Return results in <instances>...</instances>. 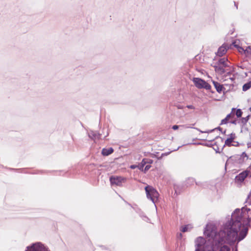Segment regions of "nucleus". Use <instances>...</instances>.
Wrapping results in <instances>:
<instances>
[{"label":"nucleus","instance_id":"864d4df0","mask_svg":"<svg viewBox=\"0 0 251 251\" xmlns=\"http://www.w3.org/2000/svg\"><path fill=\"white\" fill-rule=\"evenodd\" d=\"M179 148H180V147H178L176 149L174 150L173 151H177V150L179 149Z\"/></svg>","mask_w":251,"mask_h":251},{"label":"nucleus","instance_id":"e2e57ef3","mask_svg":"<svg viewBox=\"0 0 251 251\" xmlns=\"http://www.w3.org/2000/svg\"><path fill=\"white\" fill-rule=\"evenodd\" d=\"M235 251H237V250H236Z\"/></svg>","mask_w":251,"mask_h":251},{"label":"nucleus","instance_id":"aec40b11","mask_svg":"<svg viewBox=\"0 0 251 251\" xmlns=\"http://www.w3.org/2000/svg\"><path fill=\"white\" fill-rule=\"evenodd\" d=\"M174 189L175 190V194L178 195L181 193L182 189V186L179 185H174Z\"/></svg>","mask_w":251,"mask_h":251},{"label":"nucleus","instance_id":"6e6d98bb","mask_svg":"<svg viewBox=\"0 0 251 251\" xmlns=\"http://www.w3.org/2000/svg\"><path fill=\"white\" fill-rule=\"evenodd\" d=\"M226 132V130H225L224 131H222V133H223V134H225Z\"/></svg>","mask_w":251,"mask_h":251},{"label":"nucleus","instance_id":"a878e982","mask_svg":"<svg viewBox=\"0 0 251 251\" xmlns=\"http://www.w3.org/2000/svg\"><path fill=\"white\" fill-rule=\"evenodd\" d=\"M213 149L216 151V153H220L221 151H219V148L217 145V143L215 142L214 144L212 145Z\"/></svg>","mask_w":251,"mask_h":251},{"label":"nucleus","instance_id":"c03bdc74","mask_svg":"<svg viewBox=\"0 0 251 251\" xmlns=\"http://www.w3.org/2000/svg\"><path fill=\"white\" fill-rule=\"evenodd\" d=\"M187 145H189V144H198V145H201L202 144L201 143H188V144H186Z\"/></svg>","mask_w":251,"mask_h":251},{"label":"nucleus","instance_id":"a211bd4d","mask_svg":"<svg viewBox=\"0 0 251 251\" xmlns=\"http://www.w3.org/2000/svg\"><path fill=\"white\" fill-rule=\"evenodd\" d=\"M193 228V226L191 224L186 225L182 226L180 231L182 232H186L190 230Z\"/></svg>","mask_w":251,"mask_h":251},{"label":"nucleus","instance_id":"a19ab883","mask_svg":"<svg viewBox=\"0 0 251 251\" xmlns=\"http://www.w3.org/2000/svg\"><path fill=\"white\" fill-rule=\"evenodd\" d=\"M213 144H205L204 145L207 146V147H212V145Z\"/></svg>","mask_w":251,"mask_h":251},{"label":"nucleus","instance_id":"4d7b16f0","mask_svg":"<svg viewBox=\"0 0 251 251\" xmlns=\"http://www.w3.org/2000/svg\"><path fill=\"white\" fill-rule=\"evenodd\" d=\"M230 79L232 81L234 80L235 78L234 77L230 78Z\"/></svg>","mask_w":251,"mask_h":251},{"label":"nucleus","instance_id":"ddd939ff","mask_svg":"<svg viewBox=\"0 0 251 251\" xmlns=\"http://www.w3.org/2000/svg\"><path fill=\"white\" fill-rule=\"evenodd\" d=\"M227 59L224 57L222 58H220L216 63V64L226 68L228 66V65L227 64Z\"/></svg>","mask_w":251,"mask_h":251},{"label":"nucleus","instance_id":"f8f14e48","mask_svg":"<svg viewBox=\"0 0 251 251\" xmlns=\"http://www.w3.org/2000/svg\"><path fill=\"white\" fill-rule=\"evenodd\" d=\"M228 48L226 46L223 45L218 49L216 53L217 55L219 56H222L226 52Z\"/></svg>","mask_w":251,"mask_h":251},{"label":"nucleus","instance_id":"f257e3e1","mask_svg":"<svg viewBox=\"0 0 251 251\" xmlns=\"http://www.w3.org/2000/svg\"><path fill=\"white\" fill-rule=\"evenodd\" d=\"M250 214L243 215L240 210L236 209L232 213L230 221L223 225V231L226 240L230 243L240 242L247 235L251 227V217Z\"/></svg>","mask_w":251,"mask_h":251},{"label":"nucleus","instance_id":"9b49d317","mask_svg":"<svg viewBox=\"0 0 251 251\" xmlns=\"http://www.w3.org/2000/svg\"><path fill=\"white\" fill-rule=\"evenodd\" d=\"M213 84L217 91L219 93H221L222 92L224 94H225L226 88L224 87L223 85L220 84L217 81H213Z\"/></svg>","mask_w":251,"mask_h":251},{"label":"nucleus","instance_id":"6e6552de","mask_svg":"<svg viewBox=\"0 0 251 251\" xmlns=\"http://www.w3.org/2000/svg\"><path fill=\"white\" fill-rule=\"evenodd\" d=\"M250 173L249 170H246L239 173L235 176V182L240 183L243 182L245 179L249 176Z\"/></svg>","mask_w":251,"mask_h":251},{"label":"nucleus","instance_id":"3c124183","mask_svg":"<svg viewBox=\"0 0 251 251\" xmlns=\"http://www.w3.org/2000/svg\"><path fill=\"white\" fill-rule=\"evenodd\" d=\"M234 5H235V6H236V8L237 9L238 8L237 4H236V3L235 2H234Z\"/></svg>","mask_w":251,"mask_h":251},{"label":"nucleus","instance_id":"2f4dec72","mask_svg":"<svg viewBox=\"0 0 251 251\" xmlns=\"http://www.w3.org/2000/svg\"><path fill=\"white\" fill-rule=\"evenodd\" d=\"M151 167V166L150 165H146V166L145 167V168H144L145 172H146L147 171H148L150 169Z\"/></svg>","mask_w":251,"mask_h":251},{"label":"nucleus","instance_id":"72a5a7b5","mask_svg":"<svg viewBox=\"0 0 251 251\" xmlns=\"http://www.w3.org/2000/svg\"><path fill=\"white\" fill-rule=\"evenodd\" d=\"M247 202H248L249 205H251V196L250 197V195H248L247 198Z\"/></svg>","mask_w":251,"mask_h":251},{"label":"nucleus","instance_id":"f704fd0d","mask_svg":"<svg viewBox=\"0 0 251 251\" xmlns=\"http://www.w3.org/2000/svg\"><path fill=\"white\" fill-rule=\"evenodd\" d=\"M235 144H232V146H235V147H239L240 145V144L238 142H234Z\"/></svg>","mask_w":251,"mask_h":251},{"label":"nucleus","instance_id":"c756f323","mask_svg":"<svg viewBox=\"0 0 251 251\" xmlns=\"http://www.w3.org/2000/svg\"><path fill=\"white\" fill-rule=\"evenodd\" d=\"M228 122V120L227 119H226V117L225 118H224V119H223L221 122V123H220V125H224V124H226Z\"/></svg>","mask_w":251,"mask_h":251},{"label":"nucleus","instance_id":"603ef678","mask_svg":"<svg viewBox=\"0 0 251 251\" xmlns=\"http://www.w3.org/2000/svg\"><path fill=\"white\" fill-rule=\"evenodd\" d=\"M244 74H245V77L248 76V73L247 72H245Z\"/></svg>","mask_w":251,"mask_h":251},{"label":"nucleus","instance_id":"4468645a","mask_svg":"<svg viewBox=\"0 0 251 251\" xmlns=\"http://www.w3.org/2000/svg\"><path fill=\"white\" fill-rule=\"evenodd\" d=\"M114 152V149L110 147L109 148H103L101 151V154L102 155L106 156Z\"/></svg>","mask_w":251,"mask_h":251},{"label":"nucleus","instance_id":"79ce46f5","mask_svg":"<svg viewBox=\"0 0 251 251\" xmlns=\"http://www.w3.org/2000/svg\"><path fill=\"white\" fill-rule=\"evenodd\" d=\"M194 129H195L199 131H200L201 132V133H203L204 132L203 131H202L200 129L197 128V127H194Z\"/></svg>","mask_w":251,"mask_h":251},{"label":"nucleus","instance_id":"1a4fd4ad","mask_svg":"<svg viewBox=\"0 0 251 251\" xmlns=\"http://www.w3.org/2000/svg\"><path fill=\"white\" fill-rule=\"evenodd\" d=\"M229 137H228L225 141V144L223 146L222 148V151L223 150L224 147L226 146L228 147H231L232 146V142H234V140L236 138L235 134L234 133H231L229 135H228Z\"/></svg>","mask_w":251,"mask_h":251},{"label":"nucleus","instance_id":"5fc2aeb1","mask_svg":"<svg viewBox=\"0 0 251 251\" xmlns=\"http://www.w3.org/2000/svg\"><path fill=\"white\" fill-rule=\"evenodd\" d=\"M187 128H194L193 127H192V126H187L186 127Z\"/></svg>","mask_w":251,"mask_h":251},{"label":"nucleus","instance_id":"2eb2a0df","mask_svg":"<svg viewBox=\"0 0 251 251\" xmlns=\"http://www.w3.org/2000/svg\"><path fill=\"white\" fill-rule=\"evenodd\" d=\"M88 136L91 139L94 140L97 138L99 139L100 138L101 134L95 131H91L88 133Z\"/></svg>","mask_w":251,"mask_h":251},{"label":"nucleus","instance_id":"13d9d810","mask_svg":"<svg viewBox=\"0 0 251 251\" xmlns=\"http://www.w3.org/2000/svg\"><path fill=\"white\" fill-rule=\"evenodd\" d=\"M234 47H235L237 48H239V46L238 45H234Z\"/></svg>","mask_w":251,"mask_h":251},{"label":"nucleus","instance_id":"f3484780","mask_svg":"<svg viewBox=\"0 0 251 251\" xmlns=\"http://www.w3.org/2000/svg\"><path fill=\"white\" fill-rule=\"evenodd\" d=\"M250 116L249 115L246 117H243L241 119L240 121L238 122V123H240L242 125V127L247 125V123L250 119Z\"/></svg>","mask_w":251,"mask_h":251},{"label":"nucleus","instance_id":"423d86ee","mask_svg":"<svg viewBox=\"0 0 251 251\" xmlns=\"http://www.w3.org/2000/svg\"><path fill=\"white\" fill-rule=\"evenodd\" d=\"M126 179L125 177L121 176H112L109 178V180L111 185H116L121 186L122 183L126 182Z\"/></svg>","mask_w":251,"mask_h":251},{"label":"nucleus","instance_id":"09e8293b","mask_svg":"<svg viewBox=\"0 0 251 251\" xmlns=\"http://www.w3.org/2000/svg\"><path fill=\"white\" fill-rule=\"evenodd\" d=\"M238 67H240V68H241L242 69H244L245 68V67H244V66H238Z\"/></svg>","mask_w":251,"mask_h":251},{"label":"nucleus","instance_id":"cd10ccee","mask_svg":"<svg viewBox=\"0 0 251 251\" xmlns=\"http://www.w3.org/2000/svg\"><path fill=\"white\" fill-rule=\"evenodd\" d=\"M244 52L250 54L251 55V46L247 47L246 49L244 50Z\"/></svg>","mask_w":251,"mask_h":251},{"label":"nucleus","instance_id":"393cba45","mask_svg":"<svg viewBox=\"0 0 251 251\" xmlns=\"http://www.w3.org/2000/svg\"><path fill=\"white\" fill-rule=\"evenodd\" d=\"M235 110H236L235 114H236L237 117V118L241 117L242 114H243V112L241 110V109H237Z\"/></svg>","mask_w":251,"mask_h":251},{"label":"nucleus","instance_id":"0eeeda50","mask_svg":"<svg viewBox=\"0 0 251 251\" xmlns=\"http://www.w3.org/2000/svg\"><path fill=\"white\" fill-rule=\"evenodd\" d=\"M203 233L206 236L213 238L214 240H215V238L217 235V232L214 227L211 226H209L208 225L205 227Z\"/></svg>","mask_w":251,"mask_h":251},{"label":"nucleus","instance_id":"412c9836","mask_svg":"<svg viewBox=\"0 0 251 251\" xmlns=\"http://www.w3.org/2000/svg\"><path fill=\"white\" fill-rule=\"evenodd\" d=\"M251 87V81L245 83L242 87L243 91H246Z\"/></svg>","mask_w":251,"mask_h":251},{"label":"nucleus","instance_id":"4be33fe9","mask_svg":"<svg viewBox=\"0 0 251 251\" xmlns=\"http://www.w3.org/2000/svg\"><path fill=\"white\" fill-rule=\"evenodd\" d=\"M251 211V210L250 208H247V207H243L242 208L241 210H240V212H242L243 213V215H246L247 214H251V212L249 213Z\"/></svg>","mask_w":251,"mask_h":251},{"label":"nucleus","instance_id":"bf43d9fd","mask_svg":"<svg viewBox=\"0 0 251 251\" xmlns=\"http://www.w3.org/2000/svg\"><path fill=\"white\" fill-rule=\"evenodd\" d=\"M249 195H250V197L251 196V191H250V194H249Z\"/></svg>","mask_w":251,"mask_h":251},{"label":"nucleus","instance_id":"c85d7f7f","mask_svg":"<svg viewBox=\"0 0 251 251\" xmlns=\"http://www.w3.org/2000/svg\"><path fill=\"white\" fill-rule=\"evenodd\" d=\"M140 216L143 219V220L146 222H148L150 220V219L144 214H141Z\"/></svg>","mask_w":251,"mask_h":251},{"label":"nucleus","instance_id":"5701e85b","mask_svg":"<svg viewBox=\"0 0 251 251\" xmlns=\"http://www.w3.org/2000/svg\"><path fill=\"white\" fill-rule=\"evenodd\" d=\"M224 242V237H220L218 240H215V245L216 246L222 245Z\"/></svg>","mask_w":251,"mask_h":251},{"label":"nucleus","instance_id":"7c9ffc66","mask_svg":"<svg viewBox=\"0 0 251 251\" xmlns=\"http://www.w3.org/2000/svg\"><path fill=\"white\" fill-rule=\"evenodd\" d=\"M240 155L243 157L244 162L245 161V158H246L247 159L248 158V156L245 152H242V153Z\"/></svg>","mask_w":251,"mask_h":251},{"label":"nucleus","instance_id":"dca6fc26","mask_svg":"<svg viewBox=\"0 0 251 251\" xmlns=\"http://www.w3.org/2000/svg\"><path fill=\"white\" fill-rule=\"evenodd\" d=\"M214 67L215 68V71L216 72H219L221 75L226 73V70L224 69L225 67L222 66L218 65L216 64V65L214 66Z\"/></svg>","mask_w":251,"mask_h":251},{"label":"nucleus","instance_id":"37998d69","mask_svg":"<svg viewBox=\"0 0 251 251\" xmlns=\"http://www.w3.org/2000/svg\"><path fill=\"white\" fill-rule=\"evenodd\" d=\"M218 138H220L222 142L223 141V139L221 137H220L219 136H217L215 137V139H218Z\"/></svg>","mask_w":251,"mask_h":251},{"label":"nucleus","instance_id":"9d476101","mask_svg":"<svg viewBox=\"0 0 251 251\" xmlns=\"http://www.w3.org/2000/svg\"><path fill=\"white\" fill-rule=\"evenodd\" d=\"M227 160H231L234 163L239 164H243L244 162L243 157L239 154H235L229 157Z\"/></svg>","mask_w":251,"mask_h":251},{"label":"nucleus","instance_id":"4c0bfd02","mask_svg":"<svg viewBox=\"0 0 251 251\" xmlns=\"http://www.w3.org/2000/svg\"><path fill=\"white\" fill-rule=\"evenodd\" d=\"M187 107L191 109H194L195 108L194 106L192 105H187Z\"/></svg>","mask_w":251,"mask_h":251},{"label":"nucleus","instance_id":"b1692460","mask_svg":"<svg viewBox=\"0 0 251 251\" xmlns=\"http://www.w3.org/2000/svg\"><path fill=\"white\" fill-rule=\"evenodd\" d=\"M220 251H230V249L227 245H223L220 248Z\"/></svg>","mask_w":251,"mask_h":251},{"label":"nucleus","instance_id":"e433bc0d","mask_svg":"<svg viewBox=\"0 0 251 251\" xmlns=\"http://www.w3.org/2000/svg\"><path fill=\"white\" fill-rule=\"evenodd\" d=\"M178 128H179V126H177V125H174V126H172V129H173L174 130H176V129H177Z\"/></svg>","mask_w":251,"mask_h":251},{"label":"nucleus","instance_id":"473e14b6","mask_svg":"<svg viewBox=\"0 0 251 251\" xmlns=\"http://www.w3.org/2000/svg\"><path fill=\"white\" fill-rule=\"evenodd\" d=\"M215 129H217V130H219L220 131H221V132H222L223 129H222V127H221L220 126H218V127H217L215 128V129H212V130H210V132H212V131H214V130H215Z\"/></svg>","mask_w":251,"mask_h":251},{"label":"nucleus","instance_id":"49530a36","mask_svg":"<svg viewBox=\"0 0 251 251\" xmlns=\"http://www.w3.org/2000/svg\"><path fill=\"white\" fill-rule=\"evenodd\" d=\"M211 23L214 22V19L213 17H212L211 18Z\"/></svg>","mask_w":251,"mask_h":251},{"label":"nucleus","instance_id":"20e7f679","mask_svg":"<svg viewBox=\"0 0 251 251\" xmlns=\"http://www.w3.org/2000/svg\"><path fill=\"white\" fill-rule=\"evenodd\" d=\"M193 82L195 86L198 89H205L207 90H210L211 88V85L205 81L204 79L199 77H194Z\"/></svg>","mask_w":251,"mask_h":251},{"label":"nucleus","instance_id":"a18cd8bd","mask_svg":"<svg viewBox=\"0 0 251 251\" xmlns=\"http://www.w3.org/2000/svg\"><path fill=\"white\" fill-rule=\"evenodd\" d=\"M231 72H227V73H226V76H229V75H231Z\"/></svg>","mask_w":251,"mask_h":251},{"label":"nucleus","instance_id":"ea45409f","mask_svg":"<svg viewBox=\"0 0 251 251\" xmlns=\"http://www.w3.org/2000/svg\"><path fill=\"white\" fill-rule=\"evenodd\" d=\"M177 237L178 238H182V234L181 233H179L178 234H177Z\"/></svg>","mask_w":251,"mask_h":251},{"label":"nucleus","instance_id":"7ed1b4c3","mask_svg":"<svg viewBox=\"0 0 251 251\" xmlns=\"http://www.w3.org/2000/svg\"><path fill=\"white\" fill-rule=\"evenodd\" d=\"M145 190L147 198L151 200L155 204L159 197V193L152 186L148 185L145 187Z\"/></svg>","mask_w":251,"mask_h":251},{"label":"nucleus","instance_id":"f03ea898","mask_svg":"<svg viewBox=\"0 0 251 251\" xmlns=\"http://www.w3.org/2000/svg\"><path fill=\"white\" fill-rule=\"evenodd\" d=\"M196 248L195 251H213L210 245H207L205 239L201 236L198 237L196 240Z\"/></svg>","mask_w":251,"mask_h":251},{"label":"nucleus","instance_id":"bb28decb","mask_svg":"<svg viewBox=\"0 0 251 251\" xmlns=\"http://www.w3.org/2000/svg\"><path fill=\"white\" fill-rule=\"evenodd\" d=\"M235 109H236V108H233L232 109L231 112L226 115V119H227L229 120L230 119L233 118L234 117V114H232V113L233 111V110H235Z\"/></svg>","mask_w":251,"mask_h":251},{"label":"nucleus","instance_id":"58836bf2","mask_svg":"<svg viewBox=\"0 0 251 251\" xmlns=\"http://www.w3.org/2000/svg\"><path fill=\"white\" fill-rule=\"evenodd\" d=\"M188 181H189L191 183H193L195 181V179L193 177L189 178Z\"/></svg>","mask_w":251,"mask_h":251},{"label":"nucleus","instance_id":"8fccbe9b","mask_svg":"<svg viewBox=\"0 0 251 251\" xmlns=\"http://www.w3.org/2000/svg\"><path fill=\"white\" fill-rule=\"evenodd\" d=\"M130 168L132 169H134L135 168V166L134 165H131Z\"/></svg>","mask_w":251,"mask_h":251},{"label":"nucleus","instance_id":"680f3d73","mask_svg":"<svg viewBox=\"0 0 251 251\" xmlns=\"http://www.w3.org/2000/svg\"><path fill=\"white\" fill-rule=\"evenodd\" d=\"M211 93H214V91H211Z\"/></svg>","mask_w":251,"mask_h":251},{"label":"nucleus","instance_id":"c9c22d12","mask_svg":"<svg viewBox=\"0 0 251 251\" xmlns=\"http://www.w3.org/2000/svg\"><path fill=\"white\" fill-rule=\"evenodd\" d=\"M231 124H233V125H236L237 123V120H231L229 122Z\"/></svg>","mask_w":251,"mask_h":251},{"label":"nucleus","instance_id":"052dcab7","mask_svg":"<svg viewBox=\"0 0 251 251\" xmlns=\"http://www.w3.org/2000/svg\"><path fill=\"white\" fill-rule=\"evenodd\" d=\"M177 107H178V109H181V108H181V107L180 106H178Z\"/></svg>","mask_w":251,"mask_h":251},{"label":"nucleus","instance_id":"39448f33","mask_svg":"<svg viewBox=\"0 0 251 251\" xmlns=\"http://www.w3.org/2000/svg\"><path fill=\"white\" fill-rule=\"evenodd\" d=\"M25 251H50L49 248L41 242L32 243L26 247Z\"/></svg>","mask_w":251,"mask_h":251},{"label":"nucleus","instance_id":"de8ad7c7","mask_svg":"<svg viewBox=\"0 0 251 251\" xmlns=\"http://www.w3.org/2000/svg\"><path fill=\"white\" fill-rule=\"evenodd\" d=\"M169 153H170V152H167V153H162V156L165 155H167L169 154Z\"/></svg>","mask_w":251,"mask_h":251},{"label":"nucleus","instance_id":"6ab92c4d","mask_svg":"<svg viewBox=\"0 0 251 251\" xmlns=\"http://www.w3.org/2000/svg\"><path fill=\"white\" fill-rule=\"evenodd\" d=\"M153 160L149 158H144L142 162H141V165L142 167H143L144 166H145L147 164H149V165L152 164L153 163Z\"/></svg>","mask_w":251,"mask_h":251}]
</instances>
